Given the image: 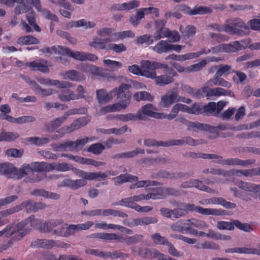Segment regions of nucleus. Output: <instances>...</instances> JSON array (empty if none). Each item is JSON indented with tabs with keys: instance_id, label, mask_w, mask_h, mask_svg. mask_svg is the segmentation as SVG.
Returning a JSON list of instances; mask_svg holds the SVG:
<instances>
[{
	"instance_id": "nucleus-1",
	"label": "nucleus",
	"mask_w": 260,
	"mask_h": 260,
	"mask_svg": "<svg viewBox=\"0 0 260 260\" xmlns=\"http://www.w3.org/2000/svg\"><path fill=\"white\" fill-rule=\"evenodd\" d=\"M129 85L121 84L118 88H115L107 92L105 89H98L96 91V99L99 103H106L112 100L117 95L121 103H117L101 108L100 113L104 114L107 112L119 111L125 109L130 104L131 94L128 91Z\"/></svg>"
},
{
	"instance_id": "nucleus-2",
	"label": "nucleus",
	"mask_w": 260,
	"mask_h": 260,
	"mask_svg": "<svg viewBox=\"0 0 260 260\" xmlns=\"http://www.w3.org/2000/svg\"><path fill=\"white\" fill-rule=\"evenodd\" d=\"M89 238L101 239L103 240H114L125 243L129 246L141 242L144 236L141 234H135L132 236L122 237L114 233H93L87 236Z\"/></svg>"
},
{
	"instance_id": "nucleus-3",
	"label": "nucleus",
	"mask_w": 260,
	"mask_h": 260,
	"mask_svg": "<svg viewBox=\"0 0 260 260\" xmlns=\"http://www.w3.org/2000/svg\"><path fill=\"white\" fill-rule=\"evenodd\" d=\"M34 6L37 10L41 12L42 15L45 18L53 21L58 22L57 17L50 11L43 9L41 10V7L39 0H25L22 4H19L15 9L16 14L19 15L24 13L28 12Z\"/></svg>"
},
{
	"instance_id": "nucleus-4",
	"label": "nucleus",
	"mask_w": 260,
	"mask_h": 260,
	"mask_svg": "<svg viewBox=\"0 0 260 260\" xmlns=\"http://www.w3.org/2000/svg\"><path fill=\"white\" fill-rule=\"evenodd\" d=\"M169 71V75L163 74L156 76L155 71H150L145 75V77L151 79H154L155 83L159 86H162L168 85L174 82V77H177V72L172 68L169 67L167 69Z\"/></svg>"
},
{
	"instance_id": "nucleus-5",
	"label": "nucleus",
	"mask_w": 260,
	"mask_h": 260,
	"mask_svg": "<svg viewBox=\"0 0 260 260\" xmlns=\"http://www.w3.org/2000/svg\"><path fill=\"white\" fill-rule=\"evenodd\" d=\"M57 50L58 53L63 56L68 55L75 59L80 61L89 60L94 61L98 58L94 54L79 51L72 52L69 48L61 46H59Z\"/></svg>"
},
{
	"instance_id": "nucleus-6",
	"label": "nucleus",
	"mask_w": 260,
	"mask_h": 260,
	"mask_svg": "<svg viewBox=\"0 0 260 260\" xmlns=\"http://www.w3.org/2000/svg\"><path fill=\"white\" fill-rule=\"evenodd\" d=\"M228 26L233 29V32L229 33L230 35L245 36L248 35L250 32L249 27L239 18L232 19L231 24L228 23Z\"/></svg>"
},
{
	"instance_id": "nucleus-7",
	"label": "nucleus",
	"mask_w": 260,
	"mask_h": 260,
	"mask_svg": "<svg viewBox=\"0 0 260 260\" xmlns=\"http://www.w3.org/2000/svg\"><path fill=\"white\" fill-rule=\"evenodd\" d=\"M186 213L188 212H197L204 215L220 216L224 214V211L219 209L204 208L200 206H196L193 204H188L184 206Z\"/></svg>"
},
{
	"instance_id": "nucleus-8",
	"label": "nucleus",
	"mask_w": 260,
	"mask_h": 260,
	"mask_svg": "<svg viewBox=\"0 0 260 260\" xmlns=\"http://www.w3.org/2000/svg\"><path fill=\"white\" fill-rule=\"evenodd\" d=\"M31 246L34 248L41 247L46 249L51 248L53 247L66 249L70 247V245L68 243L52 239H38L32 242Z\"/></svg>"
},
{
	"instance_id": "nucleus-9",
	"label": "nucleus",
	"mask_w": 260,
	"mask_h": 260,
	"mask_svg": "<svg viewBox=\"0 0 260 260\" xmlns=\"http://www.w3.org/2000/svg\"><path fill=\"white\" fill-rule=\"evenodd\" d=\"M156 110V108L151 104L142 106L137 112L139 120H144L147 116L160 119V113L155 112Z\"/></svg>"
},
{
	"instance_id": "nucleus-10",
	"label": "nucleus",
	"mask_w": 260,
	"mask_h": 260,
	"mask_svg": "<svg viewBox=\"0 0 260 260\" xmlns=\"http://www.w3.org/2000/svg\"><path fill=\"white\" fill-rule=\"evenodd\" d=\"M85 111V109H73L68 111L66 112L63 116L56 118L53 120L51 121L48 123V129H54L58 127L61 125L62 123H63L68 118V117L70 115L77 114H81L82 113H84Z\"/></svg>"
},
{
	"instance_id": "nucleus-11",
	"label": "nucleus",
	"mask_w": 260,
	"mask_h": 260,
	"mask_svg": "<svg viewBox=\"0 0 260 260\" xmlns=\"http://www.w3.org/2000/svg\"><path fill=\"white\" fill-rule=\"evenodd\" d=\"M178 10L190 15L211 14L212 12V10L206 6L195 7L191 9L185 5H180L178 6Z\"/></svg>"
},
{
	"instance_id": "nucleus-12",
	"label": "nucleus",
	"mask_w": 260,
	"mask_h": 260,
	"mask_svg": "<svg viewBox=\"0 0 260 260\" xmlns=\"http://www.w3.org/2000/svg\"><path fill=\"white\" fill-rule=\"evenodd\" d=\"M30 230L31 228H27L23 230L18 231L17 230V225L14 226V224H10L7 225L5 229L2 230V232H4V235L6 237H10L12 235L17 233L15 237L17 240H19L24 236L29 233Z\"/></svg>"
},
{
	"instance_id": "nucleus-13",
	"label": "nucleus",
	"mask_w": 260,
	"mask_h": 260,
	"mask_svg": "<svg viewBox=\"0 0 260 260\" xmlns=\"http://www.w3.org/2000/svg\"><path fill=\"white\" fill-rule=\"evenodd\" d=\"M144 194H140L132 197L122 199L119 202L113 203L114 206H121L126 208H129L134 209V207L139 205L136 202H140L143 200Z\"/></svg>"
},
{
	"instance_id": "nucleus-14",
	"label": "nucleus",
	"mask_w": 260,
	"mask_h": 260,
	"mask_svg": "<svg viewBox=\"0 0 260 260\" xmlns=\"http://www.w3.org/2000/svg\"><path fill=\"white\" fill-rule=\"evenodd\" d=\"M207 64V61L206 60H202L200 62L186 68H184L178 63H174L173 64V66L179 73H189L201 70Z\"/></svg>"
},
{
	"instance_id": "nucleus-15",
	"label": "nucleus",
	"mask_w": 260,
	"mask_h": 260,
	"mask_svg": "<svg viewBox=\"0 0 260 260\" xmlns=\"http://www.w3.org/2000/svg\"><path fill=\"white\" fill-rule=\"evenodd\" d=\"M25 66L31 69L32 71H38L43 73H47L49 70L48 67L50 66L48 61L44 59L35 60L31 62H27Z\"/></svg>"
},
{
	"instance_id": "nucleus-16",
	"label": "nucleus",
	"mask_w": 260,
	"mask_h": 260,
	"mask_svg": "<svg viewBox=\"0 0 260 260\" xmlns=\"http://www.w3.org/2000/svg\"><path fill=\"white\" fill-rule=\"evenodd\" d=\"M234 183L239 189L244 192L249 193L250 194H256L260 191V184H257L242 180Z\"/></svg>"
},
{
	"instance_id": "nucleus-17",
	"label": "nucleus",
	"mask_w": 260,
	"mask_h": 260,
	"mask_svg": "<svg viewBox=\"0 0 260 260\" xmlns=\"http://www.w3.org/2000/svg\"><path fill=\"white\" fill-rule=\"evenodd\" d=\"M178 94L177 92L171 90L161 97L160 105L164 108L170 107L174 102H178Z\"/></svg>"
},
{
	"instance_id": "nucleus-18",
	"label": "nucleus",
	"mask_w": 260,
	"mask_h": 260,
	"mask_svg": "<svg viewBox=\"0 0 260 260\" xmlns=\"http://www.w3.org/2000/svg\"><path fill=\"white\" fill-rule=\"evenodd\" d=\"M0 118L10 122L18 124L33 122L36 120V118L32 116H22L18 118H14L9 115L4 114L1 115Z\"/></svg>"
},
{
	"instance_id": "nucleus-19",
	"label": "nucleus",
	"mask_w": 260,
	"mask_h": 260,
	"mask_svg": "<svg viewBox=\"0 0 260 260\" xmlns=\"http://www.w3.org/2000/svg\"><path fill=\"white\" fill-rule=\"evenodd\" d=\"M140 65L143 70H152L155 71L157 69H168V65L162 63L158 61H151L149 60H142L140 62Z\"/></svg>"
},
{
	"instance_id": "nucleus-20",
	"label": "nucleus",
	"mask_w": 260,
	"mask_h": 260,
	"mask_svg": "<svg viewBox=\"0 0 260 260\" xmlns=\"http://www.w3.org/2000/svg\"><path fill=\"white\" fill-rule=\"evenodd\" d=\"M166 22L164 20L158 19L155 21L156 31L154 36L155 41L159 40L160 39L165 38L167 36L169 29L165 27Z\"/></svg>"
},
{
	"instance_id": "nucleus-21",
	"label": "nucleus",
	"mask_w": 260,
	"mask_h": 260,
	"mask_svg": "<svg viewBox=\"0 0 260 260\" xmlns=\"http://www.w3.org/2000/svg\"><path fill=\"white\" fill-rule=\"evenodd\" d=\"M30 203V202L25 201L18 205L3 210L0 212V218H2V219H7V217L22 210Z\"/></svg>"
},
{
	"instance_id": "nucleus-22",
	"label": "nucleus",
	"mask_w": 260,
	"mask_h": 260,
	"mask_svg": "<svg viewBox=\"0 0 260 260\" xmlns=\"http://www.w3.org/2000/svg\"><path fill=\"white\" fill-rule=\"evenodd\" d=\"M38 81L42 84L50 86L54 85L58 88H66L73 86V84L65 81H59L58 80H51L48 78H41Z\"/></svg>"
},
{
	"instance_id": "nucleus-23",
	"label": "nucleus",
	"mask_w": 260,
	"mask_h": 260,
	"mask_svg": "<svg viewBox=\"0 0 260 260\" xmlns=\"http://www.w3.org/2000/svg\"><path fill=\"white\" fill-rule=\"evenodd\" d=\"M16 173L17 169L12 164L7 162L0 164V175L15 178Z\"/></svg>"
},
{
	"instance_id": "nucleus-24",
	"label": "nucleus",
	"mask_w": 260,
	"mask_h": 260,
	"mask_svg": "<svg viewBox=\"0 0 260 260\" xmlns=\"http://www.w3.org/2000/svg\"><path fill=\"white\" fill-rule=\"evenodd\" d=\"M210 86H207L206 83L205 85L203 86L201 90L206 94L207 99L211 100L213 96H219L224 94V89L220 87H216L213 88H210Z\"/></svg>"
},
{
	"instance_id": "nucleus-25",
	"label": "nucleus",
	"mask_w": 260,
	"mask_h": 260,
	"mask_svg": "<svg viewBox=\"0 0 260 260\" xmlns=\"http://www.w3.org/2000/svg\"><path fill=\"white\" fill-rule=\"evenodd\" d=\"M88 121L85 118H80L71 123L70 126L63 127L59 131H62L63 134L71 133L86 125Z\"/></svg>"
},
{
	"instance_id": "nucleus-26",
	"label": "nucleus",
	"mask_w": 260,
	"mask_h": 260,
	"mask_svg": "<svg viewBox=\"0 0 260 260\" xmlns=\"http://www.w3.org/2000/svg\"><path fill=\"white\" fill-rule=\"evenodd\" d=\"M95 26L96 23L94 21H88L86 19H82L69 22L67 26V28L84 27L86 29H90L95 27Z\"/></svg>"
},
{
	"instance_id": "nucleus-27",
	"label": "nucleus",
	"mask_w": 260,
	"mask_h": 260,
	"mask_svg": "<svg viewBox=\"0 0 260 260\" xmlns=\"http://www.w3.org/2000/svg\"><path fill=\"white\" fill-rule=\"evenodd\" d=\"M254 160L252 159L241 160L238 158H230L224 159L221 162L222 166H240L242 167H246L250 164L254 163Z\"/></svg>"
},
{
	"instance_id": "nucleus-28",
	"label": "nucleus",
	"mask_w": 260,
	"mask_h": 260,
	"mask_svg": "<svg viewBox=\"0 0 260 260\" xmlns=\"http://www.w3.org/2000/svg\"><path fill=\"white\" fill-rule=\"evenodd\" d=\"M112 180L115 185H120L124 183L136 181L138 180V177L136 176L125 173L112 178Z\"/></svg>"
},
{
	"instance_id": "nucleus-29",
	"label": "nucleus",
	"mask_w": 260,
	"mask_h": 260,
	"mask_svg": "<svg viewBox=\"0 0 260 260\" xmlns=\"http://www.w3.org/2000/svg\"><path fill=\"white\" fill-rule=\"evenodd\" d=\"M29 223L31 227L37 229L39 224L41 223V219L35 218L34 216L31 215L17 224V230L21 231Z\"/></svg>"
},
{
	"instance_id": "nucleus-30",
	"label": "nucleus",
	"mask_w": 260,
	"mask_h": 260,
	"mask_svg": "<svg viewBox=\"0 0 260 260\" xmlns=\"http://www.w3.org/2000/svg\"><path fill=\"white\" fill-rule=\"evenodd\" d=\"M169 43L167 40H159L150 49L158 54L167 53L169 52Z\"/></svg>"
},
{
	"instance_id": "nucleus-31",
	"label": "nucleus",
	"mask_w": 260,
	"mask_h": 260,
	"mask_svg": "<svg viewBox=\"0 0 260 260\" xmlns=\"http://www.w3.org/2000/svg\"><path fill=\"white\" fill-rule=\"evenodd\" d=\"M206 84L207 86H219L227 88H231L232 85L231 82L221 78V76H214L212 78L206 82Z\"/></svg>"
},
{
	"instance_id": "nucleus-32",
	"label": "nucleus",
	"mask_w": 260,
	"mask_h": 260,
	"mask_svg": "<svg viewBox=\"0 0 260 260\" xmlns=\"http://www.w3.org/2000/svg\"><path fill=\"white\" fill-rule=\"evenodd\" d=\"M214 70H216V74L214 76H222L228 75L230 73L234 72L232 67L229 64H219L215 66L210 69V72Z\"/></svg>"
},
{
	"instance_id": "nucleus-33",
	"label": "nucleus",
	"mask_w": 260,
	"mask_h": 260,
	"mask_svg": "<svg viewBox=\"0 0 260 260\" xmlns=\"http://www.w3.org/2000/svg\"><path fill=\"white\" fill-rule=\"evenodd\" d=\"M184 224L189 228L190 226H194L199 229H204L209 227V224L205 221L196 218L186 220Z\"/></svg>"
},
{
	"instance_id": "nucleus-34",
	"label": "nucleus",
	"mask_w": 260,
	"mask_h": 260,
	"mask_svg": "<svg viewBox=\"0 0 260 260\" xmlns=\"http://www.w3.org/2000/svg\"><path fill=\"white\" fill-rule=\"evenodd\" d=\"M62 76L64 79H70L72 81H81L85 79L83 75L74 70L66 72L62 74Z\"/></svg>"
},
{
	"instance_id": "nucleus-35",
	"label": "nucleus",
	"mask_w": 260,
	"mask_h": 260,
	"mask_svg": "<svg viewBox=\"0 0 260 260\" xmlns=\"http://www.w3.org/2000/svg\"><path fill=\"white\" fill-rule=\"evenodd\" d=\"M204 49H201L197 52H189L184 54L178 55V61H184L187 60L192 59L199 57L200 55L206 54Z\"/></svg>"
},
{
	"instance_id": "nucleus-36",
	"label": "nucleus",
	"mask_w": 260,
	"mask_h": 260,
	"mask_svg": "<svg viewBox=\"0 0 260 260\" xmlns=\"http://www.w3.org/2000/svg\"><path fill=\"white\" fill-rule=\"evenodd\" d=\"M24 141L29 144L41 146L49 142V139L46 137H31L24 139Z\"/></svg>"
},
{
	"instance_id": "nucleus-37",
	"label": "nucleus",
	"mask_w": 260,
	"mask_h": 260,
	"mask_svg": "<svg viewBox=\"0 0 260 260\" xmlns=\"http://www.w3.org/2000/svg\"><path fill=\"white\" fill-rule=\"evenodd\" d=\"M154 194L158 196L157 199H162L167 196L169 195H176L177 191L173 188L168 187H160L157 189V190L153 192Z\"/></svg>"
},
{
	"instance_id": "nucleus-38",
	"label": "nucleus",
	"mask_w": 260,
	"mask_h": 260,
	"mask_svg": "<svg viewBox=\"0 0 260 260\" xmlns=\"http://www.w3.org/2000/svg\"><path fill=\"white\" fill-rule=\"evenodd\" d=\"M19 137V135L16 132L3 131L0 133V142H13Z\"/></svg>"
},
{
	"instance_id": "nucleus-39",
	"label": "nucleus",
	"mask_w": 260,
	"mask_h": 260,
	"mask_svg": "<svg viewBox=\"0 0 260 260\" xmlns=\"http://www.w3.org/2000/svg\"><path fill=\"white\" fill-rule=\"evenodd\" d=\"M33 173V169L31 164L23 165L20 169H17L15 179L20 178L26 175H31Z\"/></svg>"
},
{
	"instance_id": "nucleus-40",
	"label": "nucleus",
	"mask_w": 260,
	"mask_h": 260,
	"mask_svg": "<svg viewBox=\"0 0 260 260\" xmlns=\"http://www.w3.org/2000/svg\"><path fill=\"white\" fill-rule=\"evenodd\" d=\"M133 98L137 102H139L140 101L151 102L154 99L153 96L151 95L150 93L145 91L135 92L133 95Z\"/></svg>"
},
{
	"instance_id": "nucleus-41",
	"label": "nucleus",
	"mask_w": 260,
	"mask_h": 260,
	"mask_svg": "<svg viewBox=\"0 0 260 260\" xmlns=\"http://www.w3.org/2000/svg\"><path fill=\"white\" fill-rule=\"evenodd\" d=\"M136 226H145L150 224H154L157 222L158 220L155 217H144L143 218H135Z\"/></svg>"
},
{
	"instance_id": "nucleus-42",
	"label": "nucleus",
	"mask_w": 260,
	"mask_h": 260,
	"mask_svg": "<svg viewBox=\"0 0 260 260\" xmlns=\"http://www.w3.org/2000/svg\"><path fill=\"white\" fill-rule=\"evenodd\" d=\"M110 215L121 218H126L128 216L126 213L120 210L111 208L102 210V216L106 217Z\"/></svg>"
},
{
	"instance_id": "nucleus-43",
	"label": "nucleus",
	"mask_w": 260,
	"mask_h": 260,
	"mask_svg": "<svg viewBox=\"0 0 260 260\" xmlns=\"http://www.w3.org/2000/svg\"><path fill=\"white\" fill-rule=\"evenodd\" d=\"M179 30L182 36L187 39L193 37L196 33V27L192 25H189L185 27H184L183 26H180Z\"/></svg>"
},
{
	"instance_id": "nucleus-44",
	"label": "nucleus",
	"mask_w": 260,
	"mask_h": 260,
	"mask_svg": "<svg viewBox=\"0 0 260 260\" xmlns=\"http://www.w3.org/2000/svg\"><path fill=\"white\" fill-rule=\"evenodd\" d=\"M17 43L20 45H31L39 44V41L32 36L28 35L19 38Z\"/></svg>"
},
{
	"instance_id": "nucleus-45",
	"label": "nucleus",
	"mask_w": 260,
	"mask_h": 260,
	"mask_svg": "<svg viewBox=\"0 0 260 260\" xmlns=\"http://www.w3.org/2000/svg\"><path fill=\"white\" fill-rule=\"evenodd\" d=\"M144 153L145 151L144 149L137 148L131 151L116 154L115 155H114V158H131L135 157L139 153L144 154Z\"/></svg>"
},
{
	"instance_id": "nucleus-46",
	"label": "nucleus",
	"mask_w": 260,
	"mask_h": 260,
	"mask_svg": "<svg viewBox=\"0 0 260 260\" xmlns=\"http://www.w3.org/2000/svg\"><path fill=\"white\" fill-rule=\"evenodd\" d=\"M103 63H104L106 67L108 68L110 71L112 72L118 70L122 66V64L120 62L112 60L109 59H104Z\"/></svg>"
},
{
	"instance_id": "nucleus-47",
	"label": "nucleus",
	"mask_w": 260,
	"mask_h": 260,
	"mask_svg": "<svg viewBox=\"0 0 260 260\" xmlns=\"http://www.w3.org/2000/svg\"><path fill=\"white\" fill-rule=\"evenodd\" d=\"M203 112L207 115H211L213 116H217L218 115V112L216 110V104L215 102H209L207 105L204 106Z\"/></svg>"
},
{
	"instance_id": "nucleus-48",
	"label": "nucleus",
	"mask_w": 260,
	"mask_h": 260,
	"mask_svg": "<svg viewBox=\"0 0 260 260\" xmlns=\"http://www.w3.org/2000/svg\"><path fill=\"white\" fill-rule=\"evenodd\" d=\"M89 45L95 49H107L103 39L98 37L93 38L92 40L89 42Z\"/></svg>"
},
{
	"instance_id": "nucleus-49",
	"label": "nucleus",
	"mask_w": 260,
	"mask_h": 260,
	"mask_svg": "<svg viewBox=\"0 0 260 260\" xmlns=\"http://www.w3.org/2000/svg\"><path fill=\"white\" fill-rule=\"evenodd\" d=\"M58 98L63 102H67L71 100H76L75 98V94L71 90H67L63 93L59 94Z\"/></svg>"
},
{
	"instance_id": "nucleus-50",
	"label": "nucleus",
	"mask_w": 260,
	"mask_h": 260,
	"mask_svg": "<svg viewBox=\"0 0 260 260\" xmlns=\"http://www.w3.org/2000/svg\"><path fill=\"white\" fill-rule=\"evenodd\" d=\"M253 171L252 169H246V170H233L231 171V174L235 175L238 177H251L253 176Z\"/></svg>"
},
{
	"instance_id": "nucleus-51",
	"label": "nucleus",
	"mask_w": 260,
	"mask_h": 260,
	"mask_svg": "<svg viewBox=\"0 0 260 260\" xmlns=\"http://www.w3.org/2000/svg\"><path fill=\"white\" fill-rule=\"evenodd\" d=\"M216 227L219 230L233 231L235 229V224L229 221H219L217 222Z\"/></svg>"
},
{
	"instance_id": "nucleus-52",
	"label": "nucleus",
	"mask_w": 260,
	"mask_h": 260,
	"mask_svg": "<svg viewBox=\"0 0 260 260\" xmlns=\"http://www.w3.org/2000/svg\"><path fill=\"white\" fill-rule=\"evenodd\" d=\"M179 110L176 104L174 105L172 107L169 114H167L164 113H160V119L167 118L169 120L174 119L178 115Z\"/></svg>"
},
{
	"instance_id": "nucleus-53",
	"label": "nucleus",
	"mask_w": 260,
	"mask_h": 260,
	"mask_svg": "<svg viewBox=\"0 0 260 260\" xmlns=\"http://www.w3.org/2000/svg\"><path fill=\"white\" fill-rule=\"evenodd\" d=\"M238 41H234L229 44H222L223 51L225 52H236L239 51L238 47Z\"/></svg>"
},
{
	"instance_id": "nucleus-54",
	"label": "nucleus",
	"mask_w": 260,
	"mask_h": 260,
	"mask_svg": "<svg viewBox=\"0 0 260 260\" xmlns=\"http://www.w3.org/2000/svg\"><path fill=\"white\" fill-rule=\"evenodd\" d=\"M126 47L123 43L109 44L107 46V49L113 51L116 53H119L126 50Z\"/></svg>"
},
{
	"instance_id": "nucleus-55",
	"label": "nucleus",
	"mask_w": 260,
	"mask_h": 260,
	"mask_svg": "<svg viewBox=\"0 0 260 260\" xmlns=\"http://www.w3.org/2000/svg\"><path fill=\"white\" fill-rule=\"evenodd\" d=\"M26 19L29 24L32 26L35 30L37 32L41 31L40 27L36 23L35 13L33 11H29L26 14Z\"/></svg>"
},
{
	"instance_id": "nucleus-56",
	"label": "nucleus",
	"mask_w": 260,
	"mask_h": 260,
	"mask_svg": "<svg viewBox=\"0 0 260 260\" xmlns=\"http://www.w3.org/2000/svg\"><path fill=\"white\" fill-rule=\"evenodd\" d=\"M208 27L211 28L218 31H224L228 34L233 32L231 28L228 26V23L224 24H212L208 26Z\"/></svg>"
},
{
	"instance_id": "nucleus-57",
	"label": "nucleus",
	"mask_w": 260,
	"mask_h": 260,
	"mask_svg": "<svg viewBox=\"0 0 260 260\" xmlns=\"http://www.w3.org/2000/svg\"><path fill=\"white\" fill-rule=\"evenodd\" d=\"M128 70L131 73L135 75L142 76L145 77V74L147 75L148 73L150 72V71L143 70L141 69L138 65L133 64L132 66H128Z\"/></svg>"
},
{
	"instance_id": "nucleus-58",
	"label": "nucleus",
	"mask_w": 260,
	"mask_h": 260,
	"mask_svg": "<svg viewBox=\"0 0 260 260\" xmlns=\"http://www.w3.org/2000/svg\"><path fill=\"white\" fill-rule=\"evenodd\" d=\"M53 233L58 236L63 237H68L71 236L69 225H68L67 224H65L60 229L54 230Z\"/></svg>"
},
{
	"instance_id": "nucleus-59",
	"label": "nucleus",
	"mask_w": 260,
	"mask_h": 260,
	"mask_svg": "<svg viewBox=\"0 0 260 260\" xmlns=\"http://www.w3.org/2000/svg\"><path fill=\"white\" fill-rule=\"evenodd\" d=\"M188 126L189 128H192L193 130L198 129L200 131L210 130L211 127V126L207 124L192 121L188 122Z\"/></svg>"
},
{
	"instance_id": "nucleus-60",
	"label": "nucleus",
	"mask_w": 260,
	"mask_h": 260,
	"mask_svg": "<svg viewBox=\"0 0 260 260\" xmlns=\"http://www.w3.org/2000/svg\"><path fill=\"white\" fill-rule=\"evenodd\" d=\"M105 148V146L102 144L98 143L91 145L88 147L87 151L94 154L98 155L101 154Z\"/></svg>"
},
{
	"instance_id": "nucleus-61",
	"label": "nucleus",
	"mask_w": 260,
	"mask_h": 260,
	"mask_svg": "<svg viewBox=\"0 0 260 260\" xmlns=\"http://www.w3.org/2000/svg\"><path fill=\"white\" fill-rule=\"evenodd\" d=\"M151 238L156 244L167 245L169 242L165 237L161 236L159 233L151 235Z\"/></svg>"
},
{
	"instance_id": "nucleus-62",
	"label": "nucleus",
	"mask_w": 260,
	"mask_h": 260,
	"mask_svg": "<svg viewBox=\"0 0 260 260\" xmlns=\"http://www.w3.org/2000/svg\"><path fill=\"white\" fill-rule=\"evenodd\" d=\"M117 118L123 122L139 120L137 113L135 114L127 113L125 114H120L117 115Z\"/></svg>"
},
{
	"instance_id": "nucleus-63",
	"label": "nucleus",
	"mask_w": 260,
	"mask_h": 260,
	"mask_svg": "<svg viewBox=\"0 0 260 260\" xmlns=\"http://www.w3.org/2000/svg\"><path fill=\"white\" fill-rule=\"evenodd\" d=\"M136 42L138 44L146 43L147 45H151L154 42V40L150 35H144L137 38Z\"/></svg>"
},
{
	"instance_id": "nucleus-64",
	"label": "nucleus",
	"mask_w": 260,
	"mask_h": 260,
	"mask_svg": "<svg viewBox=\"0 0 260 260\" xmlns=\"http://www.w3.org/2000/svg\"><path fill=\"white\" fill-rule=\"evenodd\" d=\"M183 225L184 223L182 221H178L173 223L171 225V229L174 232H177L179 233H184V232H187V231L190 230L189 227L187 226L186 227L184 228Z\"/></svg>"
}]
</instances>
